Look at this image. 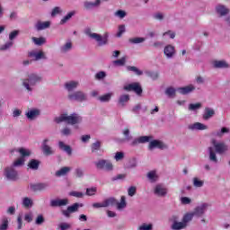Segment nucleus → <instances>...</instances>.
Segmentation results:
<instances>
[{
    "instance_id": "f257e3e1",
    "label": "nucleus",
    "mask_w": 230,
    "mask_h": 230,
    "mask_svg": "<svg viewBox=\"0 0 230 230\" xmlns=\"http://www.w3.org/2000/svg\"><path fill=\"white\" fill-rule=\"evenodd\" d=\"M44 82V76L37 73H30L27 75L26 78L22 79V86L27 91V93H33L35 85L42 84Z\"/></svg>"
},
{
    "instance_id": "f03ea898",
    "label": "nucleus",
    "mask_w": 230,
    "mask_h": 230,
    "mask_svg": "<svg viewBox=\"0 0 230 230\" xmlns=\"http://www.w3.org/2000/svg\"><path fill=\"white\" fill-rule=\"evenodd\" d=\"M83 119L82 116L77 113H72L71 115L64 113L59 117H56L54 121L58 124L66 122L68 125H79V123H82Z\"/></svg>"
},
{
    "instance_id": "7ed1b4c3",
    "label": "nucleus",
    "mask_w": 230,
    "mask_h": 230,
    "mask_svg": "<svg viewBox=\"0 0 230 230\" xmlns=\"http://www.w3.org/2000/svg\"><path fill=\"white\" fill-rule=\"evenodd\" d=\"M84 34L86 37L91 39V40H95L99 48H102V46H107L109 44V32H105L104 35L102 36V34L93 32L91 28H86L84 30Z\"/></svg>"
},
{
    "instance_id": "20e7f679",
    "label": "nucleus",
    "mask_w": 230,
    "mask_h": 230,
    "mask_svg": "<svg viewBox=\"0 0 230 230\" xmlns=\"http://www.w3.org/2000/svg\"><path fill=\"white\" fill-rule=\"evenodd\" d=\"M94 164L97 170H103L104 172L114 171V164H112V162H111V160L100 159L95 162Z\"/></svg>"
},
{
    "instance_id": "39448f33",
    "label": "nucleus",
    "mask_w": 230,
    "mask_h": 230,
    "mask_svg": "<svg viewBox=\"0 0 230 230\" xmlns=\"http://www.w3.org/2000/svg\"><path fill=\"white\" fill-rule=\"evenodd\" d=\"M116 204H118V199H116L113 197L105 199L102 202H96V203H93L92 208H93V209H100L101 208H109L110 206L113 207L116 206Z\"/></svg>"
},
{
    "instance_id": "423d86ee",
    "label": "nucleus",
    "mask_w": 230,
    "mask_h": 230,
    "mask_svg": "<svg viewBox=\"0 0 230 230\" xmlns=\"http://www.w3.org/2000/svg\"><path fill=\"white\" fill-rule=\"evenodd\" d=\"M68 100H70V102H87V93L82 91L70 93H68Z\"/></svg>"
},
{
    "instance_id": "0eeeda50",
    "label": "nucleus",
    "mask_w": 230,
    "mask_h": 230,
    "mask_svg": "<svg viewBox=\"0 0 230 230\" xmlns=\"http://www.w3.org/2000/svg\"><path fill=\"white\" fill-rule=\"evenodd\" d=\"M212 145L216 150V153L219 155H224L226 152H229V146L225 142H217V140H212Z\"/></svg>"
},
{
    "instance_id": "6e6552de",
    "label": "nucleus",
    "mask_w": 230,
    "mask_h": 230,
    "mask_svg": "<svg viewBox=\"0 0 230 230\" xmlns=\"http://www.w3.org/2000/svg\"><path fill=\"white\" fill-rule=\"evenodd\" d=\"M4 175L7 181H19V172H17V170H15L13 166L6 167L4 169Z\"/></svg>"
},
{
    "instance_id": "1a4fd4ad",
    "label": "nucleus",
    "mask_w": 230,
    "mask_h": 230,
    "mask_svg": "<svg viewBox=\"0 0 230 230\" xmlns=\"http://www.w3.org/2000/svg\"><path fill=\"white\" fill-rule=\"evenodd\" d=\"M84 205L80 203H74L71 206H68L66 210H62L61 213L66 218H69L71 217V213H76L79 208H83Z\"/></svg>"
},
{
    "instance_id": "9d476101",
    "label": "nucleus",
    "mask_w": 230,
    "mask_h": 230,
    "mask_svg": "<svg viewBox=\"0 0 230 230\" xmlns=\"http://www.w3.org/2000/svg\"><path fill=\"white\" fill-rule=\"evenodd\" d=\"M28 57L30 58H32L36 62L39 60H48V57L46 56V53H44V51L42 50H40V51L31 50L28 53Z\"/></svg>"
},
{
    "instance_id": "9b49d317",
    "label": "nucleus",
    "mask_w": 230,
    "mask_h": 230,
    "mask_svg": "<svg viewBox=\"0 0 230 230\" xmlns=\"http://www.w3.org/2000/svg\"><path fill=\"white\" fill-rule=\"evenodd\" d=\"M124 91H133V93H136L137 96H141V94H143V88L139 83H133L124 86Z\"/></svg>"
},
{
    "instance_id": "f8f14e48",
    "label": "nucleus",
    "mask_w": 230,
    "mask_h": 230,
    "mask_svg": "<svg viewBox=\"0 0 230 230\" xmlns=\"http://www.w3.org/2000/svg\"><path fill=\"white\" fill-rule=\"evenodd\" d=\"M155 148H158L159 150H166L168 146L161 140H152L149 142L148 150H155Z\"/></svg>"
},
{
    "instance_id": "ddd939ff",
    "label": "nucleus",
    "mask_w": 230,
    "mask_h": 230,
    "mask_svg": "<svg viewBox=\"0 0 230 230\" xmlns=\"http://www.w3.org/2000/svg\"><path fill=\"white\" fill-rule=\"evenodd\" d=\"M69 204L68 199H54L50 200V208H64Z\"/></svg>"
},
{
    "instance_id": "4468645a",
    "label": "nucleus",
    "mask_w": 230,
    "mask_h": 230,
    "mask_svg": "<svg viewBox=\"0 0 230 230\" xmlns=\"http://www.w3.org/2000/svg\"><path fill=\"white\" fill-rule=\"evenodd\" d=\"M49 188V183L48 182H39V183H31L30 189L31 191H46Z\"/></svg>"
},
{
    "instance_id": "2eb2a0df",
    "label": "nucleus",
    "mask_w": 230,
    "mask_h": 230,
    "mask_svg": "<svg viewBox=\"0 0 230 230\" xmlns=\"http://www.w3.org/2000/svg\"><path fill=\"white\" fill-rule=\"evenodd\" d=\"M209 208V205L208 203H202L199 206L196 207L192 212L194 217H200L206 211H208V208Z\"/></svg>"
},
{
    "instance_id": "dca6fc26",
    "label": "nucleus",
    "mask_w": 230,
    "mask_h": 230,
    "mask_svg": "<svg viewBox=\"0 0 230 230\" xmlns=\"http://www.w3.org/2000/svg\"><path fill=\"white\" fill-rule=\"evenodd\" d=\"M212 66L214 69H229L230 64L227 62L226 59H221V60H214L212 62Z\"/></svg>"
},
{
    "instance_id": "f3484780",
    "label": "nucleus",
    "mask_w": 230,
    "mask_h": 230,
    "mask_svg": "<svg viewBox=\"0 0 230 230\" xmlns=\"http://www.w3.org/2000/svg\"><path fill=\"white\" fill-rule=\"evenodd\" d=\"M151 139L152 136L138 137L131 142V146H137V145H145V143H150Z\"/></svg>"
},
{
    "instance_id": "a211bd4d",
    "label": "nucleus",
    "mask_w": 230,
    "mask_h": 230,
    "mask_svg": "<svg viewBox=\"0 0 230 230\" xmlns=\"http://www.w3.org/2000/svg\"><path fill=\"white\" fill-rule=\"evenodd\" d=\"M48 143H49V139L46 138L43 140L41 145V150L44 155H53V154H55V150L53 149V147L49 146Z\"/></svg>"
},
{
    "instance_id": "6ab92c4d",
    "label": "nucleus",
    "mask_w": 230,
    "mask_h": 230,
    "mask_svg": "<svg viewBox=\"0 0 230 230\" xmlns=\"http://www.w3.org/2000/svg\"><path fill=\"white\" fill-rule=\"evenodd\" d=\"M25 116L27 119L30 121H33L37 119L39 116H40V110L39 109H31L25 112Z\"/></svg>"
},
{
    "instance_id": "aec40b11",
    "label": "nucleus",
    "mask_w": 230,
    "mask_h": 230,
    "mask_svg": "<svg viewBox=\"0 0 230 230\" xmlns=\"http://www.w3.org/2000/svg\"><path fill=\"white\" fill-rule=\"evenodd\" d=\"M155 195L157 197H166L168 195V189L164 185L158 184L155 187Z\"/></svg>"
},
{
    "instance_id": "412c9836",
    "label": "nucleus",
    "mask_w": 230,
    "mask_h": 230,
    "mask_svg": "<svg viewBox=\"0 0 230 230\" xmlns=\"http://www.w3.org/2000/svg\"><path fill=\"white\" fill-rule=\"evenodd\" d=\"M84 6L85 10H94V8H100V6H102V0H95L94 2L84 1Z\"/></svg>"
},
{
    "instance_id": "4be33fe9",
    "label": "nucleus",
    "mask_w": 230,
    "mask_h": 230,
    "mask_svg": "<svg viewBox=\"0 0 230 230\" xmlns=\"http://www.w3.org/2000/svg\"><path fill=\"white\" fill-rule=\"evenodd\" d=\"M164 55L166 58H173L175 57V47L173 45H166L164 49Z\"/></svg>"
},
{
    "instance_id": "5701e85b",
    "label": "nucleus",
    "mask_w": 230,
    "mask_h": 230,
    "mask_svg": "<svg viewBox=\"0 0 230 230\" xmlns=\"http://www.w3.org/2000/svg\"><path fill=\"white\" fill-rule=\"evenodd\" d=\"M229 12V8L222 4H219L216 6V13L217 15H219V17H226V15H228Z\"/></svg>"
},
{
    "instance_id": "b1692460",
    "label": "nucleus",
    "mask_w": 230,
    "mask_h": 230,
    "mask_svg": "<svg viewBox=\"0 0 230 230\" xmlns=\"http://www.w3.org/2000/svg\"><path fill=\"white\" fill-rule=\"evenodd\" d=\"M128 102H130V95L128 93H123L119 96L118 105L119 107H127Z\"/></svg>"
},
{
    "instance_id": "393cba45",
    "label": "nucleus",
    "mask_w": 230,
    "mask_h": 230,
    "mask_svg": "<svg viewBox=\"0 0 230 230\" xmlns=\"http://www.w3.org/2000/svg\"><path fill=\"white\" fill-rule=\"evenodd\" d=\"M188 129L192 131L193 130H208V126L200 122H196V123L188 125Z\"/></svg>"
},
{
    "instance_id": "a878e982",
    "label": "nucleus",
    "mask_w": 230,
    "mask_h": 230,
    "mask_svg": "<svg viewBox=\"0 0 230 230\" xmlns=\"http://www.w3.org/2000/svg\"><path fill=\"white\" fill-rule=\"evenodd\" d=\"M50 26H51V22L49 21L48 22L39 21L35 24V29L37 30V31H42V30H48V28H49Z\"/></svg>"
},
{
    "instance_id": "bb28decb",
    "label": "nucleus",
    "mask_w": 230,
    "mask_h": 230,
    "mask_svg": "<svg viewBox=\"0 0 230 230\" xmlns=\"http://www.w3.org/2000/svg\"><path fill=\"white\" fill-rule=\"evenodd\" d=\"M78 85H80L78 81H70L65 84V89H66L68 93H73L75 89L78 88Z\"/></svg>"
},
{
    "instance_id": "cd10ccee",
    "label": "nucleus",
    "mask_w": 230,
    "mask_h": 230,
    "mask_svg": "<svg viewBox=\"0 0 230 230\" xmlns=\"http://www.w3.org/2000/svg\"><path fill=\"white\" fill-rule=\"evenodd\" d=\"M72 49H73V42L71 41L66 42L64 45H62L59 48V51L63 55H66V53H69V51H71Z\"/></svg>"
},
{
    "instance_id": "c85d7f7f",
    "label": "nucleus",
    "mask_w": 230,
    "mask_h": 230,
    "mask_svg": "<svg viewBox=\"0 0 230 230\" xmlns=\"http://www.w3.org/2000/svg\"><path fill=\"white\" fill-rule=\"evenodd\" d=\"M193 91H195V87L193 86V84L178 88V93L183 95L190 94V93H193Z\"/></svg>"
},
{
    "instance_id": "c756f323",
    "label": "nucleus",
    "mask_w": 230,
    "mask_h": 230,
    "mask_svg": "<svg viewBox=\"0 0 230 230\" xmlns=\"http://www.w3.org/2000/svg\"><path fill=\"white\" fill-rule=\"evenodd\" d=\"M208 159L210 163H215V164L218 163L217 153L215 152V149L212 146L208 147Z\"/></svg>"
},
{
    "instance_id": "7c9ffc66",
    "label": "nucleus",
    "mask_w": 230,
    "mask_h": 230,
    "mask_svg": "<svg viewBox=\"0 0 230 230\" xmlns=\"http://www.w3.org/2000/svg\"><path fill=\"white\" fill-rule=\"evenodd\" d=\"M215 116V110L212 108L207 107L205 108L204 113H203V119L208 120L211 119Z\"/></svg>"
},
{
    "instance_id": "2f4dec72",
    "label": "nucleus",
    "mask_w": 230,
    "mask_h": 230,
    "mask_svg": "<svg viewBox=\"0 0 230 230\" xmlns=\"http://www.w3.org/2000/svg\"><path fill=\"white\" fill-rule=\"evenodd\" d=\"M58 148L59 150H63V152H66L68 155H71V154H73V149L71 148V146H67L62 141L58 142Z\"/></svg>"
},
{
    "instance_id": "473e14b6",
    "label": "nucleus",
    "mask_w": 230,
    "mask_h": 230,
    "mask_svg": "<svg viewBox=\"0 0 230 230\" xmlns=\"http://www.w3.org/2000/svg\"><path fill=\"white\" fill-rule=\"evenodd\" d=\"M102 150V141L96 140L91 145L92 154H98Z\"/></svg>"
},
{
    "instance_id": "72a5a7b5",
    "label": "nucleus",
    "mask_w": 230,
    "mask_h": 230,
    "mask_svg": "<svg viewBox=\"0 0 230 230\" xmlns=\"http://www.w3.org/2000/svg\"><path fill=\"white\" fill-rule=\"evenodd\" d=\"M193 217L195 216L192 214V212H188L182 217L181 222L184 224L185 226L188 227L190 222L193 220Z\"/></svg>"
},
{
    "instance_id": "f704fd0d",
    "label": "nucleus",
    "mask_w": 230,
    "mask_h": 230,
    "mask_svg": "<svg viewBox=\"0 0 230 230\" xmlns=\"http://www.w3.org/2000/svg\"><path fill=\"white\" fill-rule=\"evenodd\" d=\"M69 172H71V167L65 166L59 169L58 171H57L55 175L56 177H64L66 174H68Z\"/></svg>"
},
{
    "instance_id": "c9c22d12",
    "label": "nucleus",
    "mask_w": 230,
    "mask_h": 230,
    "mask_svg": "<svg viewBox=\"0 0 230 230\" xmlns=\"http://www.w3.org/2000/svg\"><path fill=\"white\" fill-rule=\"evenodd\" d=\"M10 226V218L8 217H3L0 223V230H8Z\"/></svg>"
},
{
    "instance_id": "e433bc0d",
    "label": "nucleus",
    "mask_w": 230,
    "mask_h": 230,
    "mask_svg": "<svg viewBox=\"0 0 230 230\" xmlns=\"http://www.w3.org/2000/svg\"><path fill=\"white\" fill-rule=\"evenodd\" d=\"M76 179H83L85 176V169L84 167H76L74 171Z\"/></svg>"
},
{
    "instance_id": "4c0bfd02",
    "label": "nucleus",
    "mask_w": 230,
    "mask_h": 230,
    "mask_svg": "<svg viewBox=\"0 0 230 230\" xmlns=\"http://www.w3.org/2000/svg\"><path fill=\"white\" fill-rule=\"evenodd\" d=\"M186 227H187L186 225H184L182 221L172 223L171 226L172 230H182V229H186Z\"/></svg>"
},
{
    "instance_id": "58836bf2",
    "label": "nucleus",
    "mask_w": 230,
    "mask_h": 230,
    "mask_svg": "<svg viewBox=\"0 0 230 230\" xmlns=\"http://www.w3.org/2000/svg\"><path fill=\"white\" fill-rule=\"evenodd\" d=\"M28 166H29V168H31V170H39V166H40V161L31 159L29 162Z\"/></svg>"
},
{
    "instance_id": "ea45409f",
    "label": "nucleus",
    "mask_w": 230,
    "mask_h": 230,
    "mask_svg": "<svg viewBox=\"0 0 230 230\" xmlns=\"http://www.w3.org/2000/svg\"><path fill=\"white\" fill-rule=\"evenodd\" d=\"M229 128L223 127L220 130H217L214 133V136L217 137H224V134H229Z\"/></svg>"
},
{
    "instance_id": "a19ab883",
    "label": "nucleus",
    "mask_w": 230,
    "mask_h": 230,
    "mask_svg": "<svg viewBox=\"0 0 230 230\" xmlns=\"http://www.w3.org/2000/svg\"><path fill=\"white\" fill-rule=\"evenodd\" d=\"M115 206H117V209L119 210L125 209V208H127V200L125 196H121L120 202H118L117 200V204Z\"/></svg>"
},
{
    "instance_id": "79ce46f5",
    "label": "nucleus",
    "mask_w": 230,
    "mask_h": 230,
    "mask_svg": "<svg viewBox=\"0 0 230 230\" xmlns=\"http://www.w3.org/2000/svg\"><path fill=\"white\" fill-rule=\"evenodd\" d=\"M31 40L36 46H42L46 44V38L44 37H40V38L32 37Z\"/></svg>"
},
{
    "instance_id": "37998d69",
    "label": "nucleus",
    "mask_w": 230,
    "mask_h": 230,
    "mask_svg": "<svg viewBox=\"0 0 230 230\" xmlns=\"http://www.w3.org/2000/svg\"><path fill=\"white\" fill-rule=\"evenodd\" d=\"M16 152H19V154L22 155V159H23V157H30V155H31V151L24 147H21L20 149L16 150Z\"/></svg>"
},
{
    "instance_id": "c03bdc74",
    "label": "nucleus",
    "mask_w": 230,
    "mask_h": 230,
    "mask_svg": "<svg viewBox=\"0 0 230 230\" xmlns=\"http://www.w3.org/2000/svg\"><path fill=\"white\" fill-rule=\"evenodd\" d=\"M75 13L76 12L75 11L69 12L66 15L63 17V19H61L60 24H66V22H67L72 17H74Z\"/></svg>"
},
{
    "instance_id": "a18cd8bd",
    "label": "nucleus",
    "mask_w": 230,
    "mask_h": 230,
    "mask_svg": "<svg viewBox=\"0 0 230 230\" xmlns=\"http://www.w3.org/2000/svg\"><path fill=\"white\" fill-rule=\"evenodd\" d=\"M146 76L151 78V80H158L159 79V72H155V71H146L145 72Z\"/></svg>"
},
{
    "instance_id": "49530a36",
    "label": "nucleus",
    "mask_w": 230,
    "mask_h": 230,
    "mask_svg": "<svg viewBox=\"0 0 230 230\" xmlns=\"http://www.w3.org/2000/svg\"><path fill=\"white\" fill-rule=\"evenodd\" d=\"M146 39L141 37H135L128 40L129 44H143Z\"/></svg>"
},
{
    "instance_id": "de8ad7c7",
    "label": "nucleus",
    "mask_w": 230,
    "mask_h": 230,
    "mask_svg": "<svg viewBox=\"0 0 230 230\" xmlns=\"http://www.w3.org/2000/svg\"><path fill=\"white\" fill-rule=\"evenodd\" d=\"M23 208H32L33 207V200L28 197L23 198L22 202Z\"/></svg>"
},
{
    "instance_id": "09e8293b",
    "label": "nucleus",
    "mask_w": 230,
    "mask_h": 230,
    "mask_svg": "<svg viewBox=\"0 0 230 230\" xmlns=\"http://www.w3.org/2000/svg\"><path fill=\"white\" fill-rule=\"evenodd\" d=\"M112 94H113L112 93H106L104 95L100 96L99 100L102 103H107V102H111V98H112Z\"/></svg>"
},
{
    "instance_id": "8fccbe9b",
    "label": "nucleus",
    "mask_w": 230,
    "mask_h": 230,
    "mask_svg": "<svg viewBox=\"0 0 230 230\" xmlns=\"http://www.w3.org/2000/svg\"><path fill=\"white\" fill-rule=\"evenodd\" d=\"M147 179L151 182H155L157 179H159V176H157V173L155 172V171H151L147 173Z\"/></svg>"
},
{
    "instance_id": "3c124183",
    "label": "nucleus",
    "mask_w": 230,
    "mask_h": 230,
    "mask_svg": "<svg viewBox=\"0 0 230 230\" xmlns=\"http://www.w3.org/2000/svg\"><path fill=\"white\" fill-rule=\"evenodd\" d=\"M137 230H154V224L143 223L137 227Z\"/></svg>"
},
{
    "instance_id": "603ef678",
    "label": "nucleus",
    "mask_w": 230,
    "mask_h": 230,
    "mask_svg": "<svg viewBox=\"0 0 230 230\" xmlns=\"http://www.w3.org/2000/svg\"><path fill=\"white\" fill-rule=\"evenodd\" d=\"M61 136H65L66 137H69V136L73 135V130L69 127H65L61 129Z\"/></svg>"
},
{
    "instance_id": "864d4df0",
    "label": "nucleus",
    "mask_w": 230,
    "mask_h": 230,
    "mask_svg": "<svg viewBox=\"0 0 230 230\" xmlns=\"http://www.w3.org/2000/svg\"><path fill=\"white\" fill-rule=\"evenodd\" d=\"M192 182L194 188H202V186H204V181L199 180L197 177L193 178Z\"/></svg>"
},
{
    "instance_id": "5fc2aeb1",
    "label": "nucleus",
    "mask_w": 230,
    "mask_h": 230,
    "mask_svg": "<svg viewBox=\"0 0 230 230\" xmlns=\"http://www.w3.org/2000/svg\"><path fill=\"white\" fill-rule=\"evenodd\" d=\"M122 134L125 137V141H132V135H130V129L124 128L122 130Z\"/></svg>"
},
{
    "instance_id": "6e6d98bb",
    "label": "nucleus",
    "mask_w": 230,
    "mask_h": 230,
    "mask_svg": "<svg viewBox=\"0 0 230 230\" xmlns=\"http://www.w3.org/2000/svg\"><path fill=\"white\" fill-rule=\"evenodd\" d=\"M98 189L96 187L87 188L85 195H87L88 197H94Z\"/></svg>"
},
{
    "instance_id": "4d7b16f0",
    "label": "nucleus",
    "mask_w": 230,
    "mask_h": 230,
    "mask_svg": "<svg viewBox=\"0 0 230 230\" xmlns=\"http://www.w3.org/2000/svg\"><path fill=\"white\" fill-rule=\"evenodd\" d=\"M127 69L128 71H132L133 73L137 74V76H141V75H143V71L139 70V68H137V66H128Z\"/></svg>"
},
{
    "instance_id": "13d9d810",
    "label": "nucleus",
    "mask_w": 230,
    "mask_h": 230,
    "mask_svg": "<svg viewBox=\"0 0 230 230\" xmlns=\"http://www.w3.org/2000/svg\"><path fill=\"white\" fill-rule=\"evenodd\" d=\"M115 17H119V19H125L127 17V12L123 10H118L114 13Z\"/></svg>"
},
{
    "instance_id": "bf43d9fd",
    "label": "nucleus",
    "mask_w": 230,
    "mask_h": 230,
    "mask_svg": "<svg viewBox=\"0 0 230 230\" xmlns=\"http://www.w3.org/2000/svg\"><path fill=\"white\" fill-rule=\"evenodd\" d=\"M202 103L198 102V103H190L189 105V111H199V109H201Z\"/></svg>"
},
{
    "instance_id": "052dcab7",
    "label": "nucleus",
    "mask_w": 230,
    "mask_h": 230,
    "mask_svg": "<svg viewBox=\"0 0 230 230\" xmlns=\"http://www.w3.org/2000/svg\"><path fill=\"white\" fill-rule=\"evenodd\" d=\"M127 63V58L123 57L120 59H117L115 61H113L114 66H125V64Z\"/></svg>"
},
{
    "instance_id": "680f3d73",
    "label": "nucleus",
    "mask_w": 230,
    "mask_h": 230,
    "mask_svg": "<svg viewBox=\"0 0 230 230\" xmlns=\"http://www.w3.org/2000/svg\"><path fill=\"white\" fill-rule=\"evenodd\" d=\"M13 46V41H8L5 44L0 47V51H6V49H10Z\"/></svg>"
},
{
    "instance_id": "e2e57ef3",
    "label": "nucleus",
    "mask_w": 230,
    "mask_h": 230,
    "mask_svg": "<svg viewBox=\"0 0 230 230\" xmlns=\"http://www.w3.org/2000/svg\"><path fill=\"white\" fill-rule=\"evenodd\" d=\"M58 13H62V8L56 6L52 9L50 15L51 17H57Z\"/></svg>"
},
{
    "instance_id": "0e129e2a",
    "label": "nucleus",
    "mask_w": 230,
    "mask_h": 230,
    "mask_svg": "<svg viewBox=\"0 0 230 230\" xmlns=\"http://www.w3.org/2000/svg\"><path fill=\"white\" fill-rule=\"evenodd\" d=\"M165 94L169 96V98H172V96H175V88L173 87L166 88Z\"/></svg>"
},
{
    "instance_id": "69168bd1",
    "label": "nucleus",
    "mask_w": 230,
    "mask_h": 230,
    "mask_svg": "<svg viewBox=\"0 0 230 230\" xmlns=\"http://www.w3.org/2000/svg\"><path fill=\"white\" fill-rule=\"evenodd\" d=\"M180 200L181 204H182L183 206H188L191 204V199L189 197H181Z\"/></svg>"
},
{
    "instance_id": "338daca9",
    "label": "nucleus",
    "mask_w": 230,
    "mask_h": 230,
    "mask_svg": "<svg viewBox=\"0 0 230 230\" xmlns=\"http://www.w3.org/2000/svg\"><path fill=\"white\" fill-rule=\"evenodd\" d=\"M107 76L105 71H100L95 75V80H103Z\"/></svg>"
},
{
    "instance_id": "774afa93",
    "label": "nucleus",
    "mask_w": 230,
    "mask_h": 230,
    "mask_svg": "<svg viewBox=\"0 0 230 230\" xmlns=\"http://www.w3.org/2000/svg\"><path fill=\"white\" fill-rule=\"evenodd\" d=\"M24 164V158H19L18 160L14 161L13 164V168L22 166Z\"/></svg>"
}]
</instances>
